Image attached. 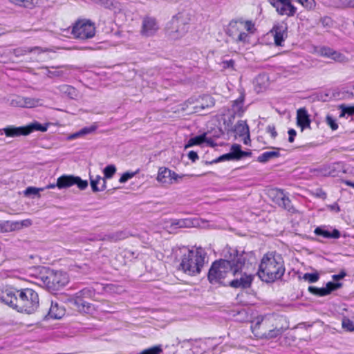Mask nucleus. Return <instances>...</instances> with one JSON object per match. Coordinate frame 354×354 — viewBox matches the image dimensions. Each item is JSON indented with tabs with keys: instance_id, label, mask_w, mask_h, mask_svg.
<instances>
[{
	"instance_id": "obj_28",
	"label": "nucleus",
	"mask_w": 354,
	"mask_h": 354,
	"mask_svg": "<svg viewBox=\"0 0 354 354\" xmlns=\"http://www.w3.org/2000/svg\"><path fill=\"white\" fill-rule=\"evenodd\" d=\"M117 168L113 165H109L105 167L103 169L104 177L102 179V188L105 189L106 188V180L111 178L116 173Z\"/></svg>"
},
{
	"instance_id": "obj_29",
	"label": "nucleus",
	"mask_w": 354,
	"mask_h": 354,
	"mask_svg": "<svg viewBox=\"0 0 354 354\" xmlns=\"http://www.w3.org/2000/svg\"><path fill=\"white\" fill-rule=\"evenodd\" d=\"M65 315V309L64 307L58 305V304H52L49 310L48 315L55 319H61Z\"/></svg>"
},
{
	"instance_id": "obj_21",
	"label": "nucleus",
	"mask_w": 354,
	"mask_h": 354,
	"mask_svg": "<svg viewBox=\"0 0 354 354\" xmlns=\"http://www.w3.org/2000/svg\"><path fill=\"white\" fill-rule=\"evenodd\" d=\"M269 197L279 206L287 207L289 204L288 199L285 194L279 189H272L268 192Z\"/></svg>"
},
{
	"instance_id": "obj_12",
	"label": "nucleus",
	"mask_w": 354,
	"mask_h": 354,
	"mask_svg": "<svg viewBox=\"0 0 354 354\" xmlns=\"http://www.w3.org/2000/svg\"><path fill=\"white\" fill-rule=\"evenodd\" d=\"M76 185L81 190H84L88 187V182L79 176L64 175L57 179L56 186L58 189H67Z\"/></svg>"
},
{
	"instance_id": "obj_44",
	"label": "nucleus",
	"mask_w": 354,
	"mask_h": 354,
	"mask_svg": "<svg viewBox=\"0 0 354 354\" xmlns=\"http://www.w3.org/2000/svg\"><path fill=\"white\" fill-rule=\"evenodd\" d=\"M304 7L307 9H312L315 6L314 0H297Z\"/></svg>"
},
{
	"instance_id": "obj_51",
	"label": "nucleus",
	"mask_w": 354,
	"mask_h": 354,
	"mask_svg": "<svg viewBox=\"0 0 354 354\" xmlns=\"http://www.w3.org/2000/svg\"><path fill=\"white\" fill-rule=\"evenodd\" d=\"M268 131L270 133L271 136L274 138L277 136V132L274 128L269 127Z\"/></svg>"
},
{
	"instance_id": "obj_9",
	"label": "nucleus",
	"mask_w": 354,
	"mask_h": 354,
	"mask_svg": "<svg viewBox=\"0 0 354 354\" xmlns=\"http://www.w3.org/2000/svg\"><path fill=\"white\" fill-rule=\"evenodd\" d=\"M192 21L189 12H183L174 16L167 25L169 33L172 36H182L187 31V25Z\"/></svg>"
},
{
	"instance_id": "obj_26",
	"label": "nucleus",
	"mask_w": 354,
	"mask_h": 354,
	"mask_svg": "<svg viewBox=\"0 0 354 354\" xmlns=\"http://www.w3.org/2000/svg\"><path fill=\"white\" fill-rule=\"evenodd\" d=\"M6 137L16 138L20 136H27L26 127H8L2 129Z\"/></svg>"
},
{
	"instance_id": "obj_48",
	"label": "nucleus",
	"mask_w": 354,
	"mask_h": 354,
	"mask_svg": "<svg viewBox=\"0 0 354 354\" xmlns=\"http://www.w3.org/2000/svg\"><path fill=\"white\" fill-rule=\"evenodd\" d=\"M288 135H289V138H288L289 142H292L294 140V138L296 136V131L294 129H290L288 131Z\"/></svg>"
},
{
	"instance_id": "obj_35",
	"label": "nucleus",
	"mask_w": 354,
	"mask_h": 354,
	"mask_svg": "<svg viewBox=\"0 0 354 354\" xmlns=\"http://www.w3.org/2000/svg\"><path fill=\"white\" fill-rule=\"evenodd\" d=\"M198 99V102H201V107H203V111L209 109L214 105V100L211 96L206 95Z\"/></svg>"
},
{
	"instance_id": "obj_50",
	"label": "nucleus",
	"mask_w": 354,
	"mask_h": 354,
	"mask_svg": "<svg viewBox=\"0 0 354 354\" xmlns=\"http://www.w3.org/2000/svg\"><path fill=\"white\" fill-rule=\"evenodd\" d=\"M346 275V273L344 272H342L339 274L333 275V279L335 280H340L343 279Z\"/></svg>"
},
{
	"instance_id": "obj_23",
	"label": "nucleus",
	"mask_w": 354,
	"mask_h": 354,
	"mask_svg": "<svg viewBox=\"0 0 354 354\" xmlns=\"http://www.w3.org/2000/svg\"><path fill=\"white\" fill-rule=\"evenodd\" d=\"M183 110L189 113H201L203 111L198 98H190L183 105Z\"/></svg>"
},
{
	"instance_id": "obj_14",
	"label": "nucleus",
	"mask_w": 354,
	"mask_h": 354,
	"mask_svg": "<svg viewBox=\"0 0 354 354\" xmlns=\"http://www.w3.org/2000/svg\"><path fill=\"white\" fill-rule=\"evenodd\" d=\"M41 100L36 98L24 97L11 95L8 98V103L14 107L33 108L41 105Z\"/></svg>"
},
{
	"instance_id": "obj_6",
	"label": "nucleus",
	"mask_w": 354,
	"mask_h": 354,
	"mask_svg": "<svg viewBox=\"0 0 354 354\" xmlns=\"http://www.w3.org/2000/svg\"><path fill=\"white\" fill-rule=\"evenodd\" d=\"M205 252L203 249L192 250L183 255L180 268L190 275L196 274L201 271L205 262Z\"/></svg>"
},
{
	"instance_id": "obj_18",
	"label": "nucleus",
	"mask_w": 354,
	"mask_h": 354,
	"mask_svg": "<svg viewBox=\"0 0 354 354\" xmlns=\"http://www.w3.org/2000/svg\"><path fill=\"white\" fill-rule=\"evenodd\" d=\"M273 6L281 15H293L296 8L291 4L290 0H273Z\"/></svg>"
},
{
	"instance_id": "obj_24",
	"label": "nucleus",
	"mask_w": 354,
	"mask_h": 354,
	"mask_svg": "<svg viewBox=\"0 0 354 354\" xmlns=\"http://www.w3.org/2000/svg\"><path fill=\"white\" fill-rule=\"evenodd\" d=\"M340 287H341L340 283H334L332 282H328L326 284V286L325 288H317L310 286L308 288V290L313 294L318 295L320 296H324V295H328L332 291L337 290V288H339Z\"/></svg>"
},
{
	"instance_id": "obj_22",
	"label": "nucleus",
	"mask_w": 354,
	"mask_h": 354,
	"mask_svg": "<svg viewBox=\"0 0 354 354\" xmlns=\"http://www.w3.org/2000/svg\"><path fill=\"white\" fill-rule=\"evenodd\" d=\"M206 145L207 146H211L212 147L213 142L212 140L207 136V133H203L195 137L191 138L185 145V147L189 148L191 147H193L194 145Z\"/></svg>"
},
{
	"instance_id": "obj_36",
	"label": "nucleus",
	"mask_w": 354,
	"mask_h": 354,
	"mask_svg": "<svg viewBox=\"0 0 354 354\" xmlns=\"http://www.w3.org/2000/svg\"><path fill=\"white\" fill-rule=\"evenodd\" d=\"M14 4L25 8L32 9L37 3V0H10Z\"/></svg>"
},
{
	"instance_id": "obj_19",
	"label": "nucleus",
	"mask_w": 354,
	"mask_h": 354,
	"mask_svg": "<svg viewBox=\"0 0 354 354\" xmlns=\"http://www.w3.org/2000/svg\"><path fill=\"white\" fill-rule=\"evenodd\" d=\"M287 26L282 23L276 25L271 31V34L274 38L275 44L281 46V43L287 36Z\"/></svg>"
},
{
	"instance_id": "obj_40",
	"label": "nucleus",
	"mask_w": 354,
	"mask_h": 354,
	"mask_svg": "<svg viewBox=\"0 0 354 354\" xmlns=\"http://www.w3.org/2000/svg\"><path fill=\"white\" fill-rule=\"evenodd\" d=\"M342 328L348 332H352L354 330V324L352 320L348 318L344 317L342 322Z\"/></svg>"
},
{
	"instance_id": "obj_10",
	"label": "nucleus",
	"mask_w": 354,
	"mask_h": 354,
	"mask_svg": "<svg viewBox=\"0 0 354 354\" xmlns=\"http://www.w3.org/2000/svg\"><path fill=\"white\" fill-rule=\"evenodd\" d=\"M95 33L94 24L86 19L77 21L71 27V34L75 38L88 39Z\"/></svg>"
},
{
	"instance_id": "obj_57",
	"label": "nucleus",
	"mask_w": 354,
	"mask_h": 354,
	"mask_svg": "<svg viewBox=\"0 0 354 354\" xmlns=\"http://www.w3.org/2000/svg\"><path fill=\"white\" fill-rule=\"evenodd\" d=\"M353 237H354V235H353Z\"/></svg>"
},
{
	"instance_id": "obj_13",
	"label": "nucleus",
	"mask_w": 354,
	"mask_h": 354,
	"mask_svg": "<svg viewBox=\"0 0 354 354\" xmlns=\"http://www.w3.org/2000/svg\"><path fill=\"white\" fill-rule=\"evenodd\" d=\"M313 53L339 62H345L348 60L347 54L328 47L315 46Z\"/></svg>"
},
{
	"instance_id": "obj_41",
	"label": "nucleus",
	"mask_w": 354,
	"mask_h": 354,
	"mask_svg": "<svg viewBox=\"0 0 354 354\" xmlns=\"http://www.w3.org/2000/svg\"><path fill=\"white\" fill-rule=\"evenodd\" d=\"M319 278V274L317 272H315L313 273H306L304 274L302 279L306 281L309 283H314L318 281Z\"/></svg>"
},
{
	"instance_id": "obj_42",
	"label": "nucleus",
	"mask_w": 354,
	"mask_h": 354,
	"mask_svg": "<svg viewBox=\"0 0 354 354\" xmlns=\"http://www.w3.org/2000/svg\"><path fill=\"white\" fill-rule=\"evenodd\" d=\"M136 174H137L136 171H126L121 175V176L119 179V182L122 184H124L126 182H127L128 180L133 178L136 175Z\"/></svg>"
},
{
	"instance_id": "obj_17",
	"label": "nucleus",
	"mask_w": 354,
	"mask_h": 354,
	"mask_svg": "<svg viewBox=\"0 0 354 354\" xmlns=\"http://www.w3.org/2000/svg\"><path fill=\"white\" fill-rule=\"evenodd\" d=\"M235 138H239L245 145L250 142L249 127L246 122L243 120L239 121L234 127Z\"/></svg>"
},
{
	"instance_id": "obj_15",
	"label": "nucleus",
	"mask_w": 354,
	"mask_h": 354,
	"mask_svg": "<svg viewBox=\"0 0 354 354\" xmlns=\"http://www.w3.org/2000/svg\"><path fill=\"white\" fill-rule=\"evenodd\" d=\"M180 178L181 177L175 172L164 167L159 168L156 176L157 181L165 187L178 182Z\"/></svg>"
},
{
	"instance_id": "obj_55",
	"label": "nucleus",
	"mask_w": 354,
	"mask_h": 354,
	"mask_svg": "<svg viewBox=\"0 0 354 354\" xmlns=\"http://www.w3.org/2000/svg\"><path fill=\"white\" fill-rule=\"evenodd\" d=\"M56 186V185H54V184H49L46 188L47 189H54Z\"/></svg>"
},
{
	"instance_id": "obj_31",
	"label": "nucleus",
	"mask_w": 354,
	"mask_h": 354,
	"mask_svg": "<svg viewBox=\"0 0 354 354\" xmlns=\"http://www.w3.org/2000/svg\"><path fill=\"white\" fill-rule=\"evenodd\" d=\"M90 185L93 192H99L103 191L102 188V183L103 178L100 175L95 176L89 175Z\"/></svg>"
},
{
	"instance_id": "obj_54",
	"label": "nucleus",
	"mask_w": 354,
	"mask_h": 354,
	"mask_svg": "<svg viewBox=\"0 0 354 354\" xmlns=\"http://www.w3.org/2000/svg\"><path fill=\"white\" fill-rule=\"evenodd\" d=\"M345 183L347 185L351 186V187L354 188V183H352V182H350V181H346Z\"/></svg>"
},
{
	"instance_id": "obj_8",
	"label": "nucleus",
	"mask_w": 354,
	"mask_h": 354,
	"mask_svg": "<svg viewBox=\"0 0 354 354\" xmlns=\"http://www.w3.org/2000/svg\"><path fill=\"white\" fill-rule=\"evenodd\" d=\"M269 320L262 317H257L251 326L254 335L259 338L271 339L277 337L283 331L282 328L268 330Z\"/></svg>"
},
{
	"instance_id": "obj_37",
	"label": "nucleus",
	"mask_w": 354,
	"mask_h": 354,
	"mask_svg": "<svg viewBox=\"0 0 354 354\" xmlns=\"http://www.w3.org/2000/svg\"><path fill=\"white\" fill-rule=\"evenodd\" d=\"M43 191L44 188L28 187L24 192V196L28 198H40V193Z\"/></svg>"
},
{
	"instance_id": "obj_38",
	"label": "nucleus",
	"mask_w": 354,
	"mask_h": 354,
	"mask_svg": "<svg viewBox=\"0 0 354 354\" xmlns=\"http://www.w3.org/2000/svg\"><path fill=\"white\" fill-rule=\"evenodd\" d=\"M315 234L318 235H322L326 238H338L339 236V233L337 230H333L332 232L323 230L320 228H317L315 231Z\"/></svg>"
},
{
	"instance_id": "obj_2",
	"label": "nucleus",
	"mask_w": 354,
	"mask_h": 354,
	"mask_svg": "<svg viewBox=\"0 0 354 354\" xmlns=\"http://www.w3.org/2000/svg\"><path fill=\"white\" fill-rule=\"evenodd\" d=\"M285 272L283 259L281 254L270 252L265 254L259 264V277L266 283L280 279Z\"/></svg>"
},
{
	"instance_id": "obj_3",
	"label": "nucleus",
	"mask_w": 354,
	"mask_h": 354,
	"mask_svg": "<svg viewBox=\"0 0 354 354\" xmlns=\"http://www.w3.org/2000/svg\"><path fill=\"white\" fill-rule=\"evenodd\" d=\"M236 259H234L236 262L234 265V270L227 284L233 288H245L249 287L253 280L252 273L248 272L249 265L245 264L246 260L248 259L249 255L242 252H234Z\"/></svg>"
},
{
	"instance_id": "obj_45",
	"label": "nucleus",
	"mask_w": 354,
	"mask_h": 354,
	"mask_svg": "<svg viewBox=\"0 0 354 354\" xmlns=\"http://www.w3.org/2000/svg\"><path fill=\"white\" fill-rule=\"evenodd\" d=\"M162 352V349L160 346L153 347L141 352L140 354H160Z\"/></svg>"
},
{
	"instance_id": "obj_5",
	"label": "nucleus",
	"mask_w": 354,
	"mask_h": 354,
	"mask_svg": "<svg viewBox=\"0 0 354 354\" xmlns=\"http://www.w3.org/2000/svg\"><path fill=\"white\" fill-rule=\"evenodd\" d=\"M77 310L81 313L92 315L100 310V304L105 301H100L95 298V293L88 289L83 290L76 293L70 299Z\"/></svg>"
},
{
	"instance_id": "obj_7",
	"label": "nucleus",
	"mask_w": 354,
	"mask_h": 354,
	"mask_svg": "<svg viewBox=\"0 0 354 354\" xmlns=\"http://www.w3.org/2000/svg\"><path fill=\"white\" fill-rule=\"evenodd\" d=\"M39 279L44 285L49 289H58L68 282L67 274L62 271H54L42 268L39 272Z\"/></svg>"
},
{
	"instance_id": "obj_11",
	"label": "nucleus",
	"mask_w": 354,
	"mask_h": 354,
	"mask_svg": "<svg viewBox=\"0 0 354 354\" xmlns=\"http://www.w3.org/2000/svg\"><path fill=\"white\" fill-rule=\"evenodd\" d=\"M252 28L253 24L250 21H234L230 23L228 32L235 39L243 41Z\"/></svg>"
},
{
	"instance_id": "obj_25",
	"label": "nucleus",
	"mask_w": 354,
	"mask_h": 354,
	"mask_svg": "<svg viewBox=\"0 0 354 354\" xmlns=\"http://www.w3.org/2000/svg\"><path fill=\"white\" fill-rule=\"evenodd\" d=\"M297 124L299 127H301V131H303L305 128L310 127V120L309 119L307 111L305 109H300L297 111Z\"/></svg>"
},
{
	"instance_id": "obj_52",
	"label": "nucleus",
	"mask_w": 354,
	"mask_h": 354,
	"mask_svg": "<svg viewBox=\"0 0 354 354\" xmlns=\"http://www.w3.org/2000/svg\"><path fill=\"white\" fill-rule=\"evenodd\" d=\"M5 221L0 222V233H6Z\"/></svg>"
},
{
	"instance_id": "obj_32",
	"label": "nucleus",
	"mask_w": 354,
	"mask_h": 354,
	"mask_svg": "<svg viewBox=\"0 0 354 354\" xmlns=\"http://www.w3.org/2000/svg\"><path fill=\"white\" fill-rule=\"evenodd\" d=\"M48 124H41L37 122L30 123L26 126L27 136L33 132L34 131H39L41 132H46L48 129Z\"/></svg>"
},
{
	"instance_id": "obj_20",
	"label": "nucleus",
	"mask_w": 354,
	"mask_h": 354,
	"mask_svg": "<svg viewBox=\"0 0 354 354\" xmlns=\"http://www.w3.org/2000/svg\"><path fill=\"white\" fill-rule=\"evenodd\" d=\"M32 225V221L24 219L22 221H5L6 233L15 230H20L23 228L28 227Z\"/></svg>"
},
{
	"instance_id": "obj_4",
	"label": "nucleus",
	"mask_w": 354,
	"mask_h": 354,
	"mask_svg": "<svg viewBox=\"0 0 354 354\" xmlns=\"http://www.w3.org/2000/svg\"><path fill=\"white\" fill-rule=\"evenodd\" d=\"M234 252L236 251L234 250L232 252L230 260H220L213 263L209 271V279L212 282H219L227 286L230 278V276L232 274L234 265L236 263V261L234 263V259H236Z\"/></svg>"
},
{
	"instance_id": "obj_49",
	"label": "nucleus",
	"mask_w": 354,
	"mask_h": 354,
	"mask_svg": "<svg viewBox=\"0 0 354 354\" xmlns=\"http://www.w3.org/2000/svg\"><path fill=\"white\" fill-rule=\"evenodd\" d=\"M188 157L190 160H192V161H195L196 160L198 159V155L196 152L194 151H190L189 153H188Z\"/></svg>"
},
{
	"instance_id": "obj_16",
	"label": "nucleus",
	"mask_w": 354,
	"mask_h": 354,
	"mask_svg": "<svg viewBox=\"0 0 354 354\" xmlns=\"http://www.w3.org/2000/svg\"><path fill=\"white\" fill-rule=\"evenodd\" d=\"M159 30L157 21L151 17H146L142 22L140 35L144 37H151L156 35Z\"/></svg>"
},
{
	"instance_id": "obj_43",
	"label": "nucleus",
	"mask_w": 354,
	"mask_h": 354,
	"mask_svg": "<svg viewBox=\"0 0 354 354\" xmlns=\"http://www.w3.org/2000/svg\"><path fill=\"white\" fill-rule=\"evenodd\" d=\"M326 122L333 131H335L338 129V124L336 120L329 114L326 117Z\"/></svg>"
},
{
	"instance_id": "obj_53",
	"label": "nucleus",
	"mask_w": 354,
	"mask_h": 354,
	"mask_svg": "<svg viewBox=\"0 0 354 354\" xmlns=\"http://www.w3.org/2000/svg\"><path fill=\"white\" fill-rule=\"evenodd\" d=\"M225 67H232L233 66V62L232 61L227 62L225 63Z\"/></svg>"
},
{
	"instance_id": "obj_27",
	"label": "nucleus",
	"mask_w": 354,
	"mask_h": 354,
	"mask_svg": "<svg viewBox=\"0 0 354 354\" xmlns=\"http://www.w3.org/2000/svg\"><path fill=\"white\" fill-rule=\"evenodd\" d=\"M95 127H84L79 131L70 133L67 136V140L69 141L82 138L85 137L86 135L90 134L95 131Z\"/></svg>"
},
{
	"instance_id": "obj_46",
	"label": "nucleus",
	"mask_w": 354,
	"mask_h": 354,
	"mask_svg": "<svg viewBox=\"0 0 354 354\" xmlns=\"http://www.w3.org/2000/svg\"><path fill=\"white\" fill-rule=\"evenodd\" d=\"M234 160V158H233L231 152L228 153H226V154H224L221 156H220L218 160H216V162H221V161H225V160Z\"/></svg>"
},
{
	"instance_id": "obj_1",
	"label": "nucleus",
	"mask_w": 354,
	"mask_h": 354,
	"mask_svg": "<svg viewBox=\"0 0 354 354\" xmlns=\"http://www.w3.org/2000/svg\"><path fill=\"white\" fill-rule=\"evenodd\" d=\"M4 301L6 304L26 314L33 313L39 306L38 294L30 288L21 290H9Z\"/></svg>"
},
{
	"instance_id": "obj_56",
	"label": "nucleus",
	"mask_w": 354,
	"mask_h": 354,
	"mask_svg": "<svg viewBox=\"0 0 354 354\" xmlns=\"http://www.w3.org/2000/svg\"><path fill=\"white\" fill-rule=\"evenodd\" d=\"M347 5L349 6H354V3H348Z\"/></svg>"
},
{
	"instance_id": "obj_33",
	"label": "nucleus",
	"mask_w": 354,
	"mask_h": 354,
	"mask_svg": "<svg viewBox=\"0 0 354 354\" xmlns=\"http://www.w3.org/2000/svg\"><path fill=\"white\" fill-rule=\"evenodd\" d=\"M230 152L234 160H239L243 157L249 156L250 154V153L242 151L241 146L237 144H234L232 146Z\"/></svg>"
},
{
	"instance_id": "obj_34",
	"label": "nucleus",
	"mask_w": 354,
	"mask_h": 354,
	"mask_svg": "<svg viewBox=\"0 0 354 354\" xmlns=\"http://www.w3.org/2000/svg\"><path fill=\"white\" fill-rule=\"evenodd\" d=\"M254 84L259 88H266L270 84V78L266 74H261L256 77Z\"/></svg>"
},
{
	"instance_id": "obj_47",
	"label": "nucleus",
	"mask_w": 354,
	"mask_h": 354,
	"mask_svg": "<svg viewBox=\"0 0 354 354\" xmlns=\"http://www.w3.org/2000/svg\"><path fill=\"white\" fill-rule=\"evenodd\" d=\"M56 68L54 67L50 68V69H48V73L50 76H59L62 74V71H56Z\"/></svg>"
},
{
	"instance_id": "obj_30",
	"label": "nucleus",
	"mask_w": 354,
	"mask_h": 354,
	"mask_svg": "<svg viewBox=\"0 0 354 354\" xmlns=\"http://www.w3.org/2000/svg\"><path fill=\"white\" fill-rule=\"evenodd\" d=\"M279 148L272 149V151H266L260 155L257 160L260 162H266L270 159L277 158L279 156Z\"/></svg>"
},
{
	"instance_id": "obj_39",
	"label": "nucleus",
	"mask_w": 354,
	"mask_h": 354,
	"mask_svg": "<svg viewBox=\"0 0 354 354\" xmlns=\"http://www.w3.org/2000/svg\"><path fill=\"white\" fill-rule=\"evenodd\" d=\"M339 109L341 110L340 118L354 115V106H346L345 105H341L339 106Z\"/></svg>"
}]
</instances>
